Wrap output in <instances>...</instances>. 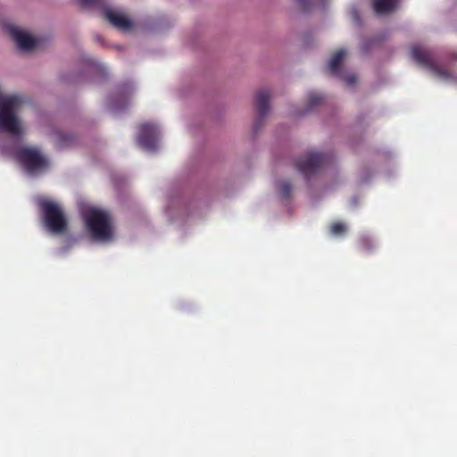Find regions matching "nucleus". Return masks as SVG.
<instances>
[{
	"mask_svg": "<svg viewBox=\"0 0 457 457\" xmlns=\"http://www.w3.org/2000/svg\"><path fill=\"white\" fill-rule=\"evenodd\" d=\"M82 217L91 237L96 240L105 241L112 237L111 218L107 212L88 207L83 210Z\"/></svg>",
	"mask_w": 457,
	"mask_h": 457,
	"instance_id": "obj_1",
	"label": "nucleus"
},
{
	"mask_svg": "<svg viewBox=\"0 0 457 457\" xmlns=\"http://www.w3.org/2000/svg\"><path fill=\"white\" fill-rule=\"evenodd\" d=\"M23 103L19 96H3L0 95V129L14 135L21 134V127L15 112Z\"/></svg>",
	"mask_w": 457,
	"mask_h": 457,
	"instance_id": "obj_2",
	"label": "nucleus"
},
{
	"mask_svg": "<svg viewBox=\"0 0 457 457\" xmlns=\"http://www.w3.org/2000/svg\"><path fill=\"white\" fill-rule=\"evenodd\" d=\"M46 227L55 234L67 230L68 221L61 207L49 200H41L38 203Z\"/></svg>",
	"mask_w": 457,
	"mask_h": 457,
	"instance_id": "obj_3",
	"label": "nucleus"
},
{
	"mask_svg": "<svg viewBox=\"0 0 457 457\" xmlns=\"http://www.w3.org/2000/svg\"><path fill=\"white\" fill-rule=\"evenodd\" d=\"M411 55L415 62L430 71L437 77L444 79H453L457 82V77H453L449 71L438 65L437 60L431 50L422 48L419 46H413L411 49Z\"/></svg>",
	"mask_w": 457,
	"mask_h": 457,
	"instance_id": "obj_4",
	"label": "nucleus"
},
{
	"mask_svg": "<svg viewBox=\"0 0 457 457\" xmlns=\"http://www.w3.org/2000/svg\"><path fill=\"white\" fill-rule=\"evenodd\" d=\"M82 8H99L103 10L105 20L113 27L122 31L133 28L132 21L120 12L108 7L107 0H79Z\"/></svg>",
	"mask_w": 457,
	"mask_h": 457,
	"instance_id": "obj_5",
	"label": "nucleus"
},
{
	"mask_svg": "<svg viewBox=\"0 0 457 457\" xmlns=\"http://www.w3.org/2000/svg\"><path fill=\"white\" fill-rule=\"evenodd\" d=\"M331 160V156L320 153V152H309L306 153L302 158L295 162V168L303 174L306 179L314 175L321 167L325 166Z\"/></svg>",
	"mask_w": 457,
	"mask_h": 457,
	"instance_id": "obj_6",
	"label": "nucleus"
},
{
	"mask_svg": "<svg viewBox=\"0 0 457 457\" xmlns=\"http://www.w3.org/2000/svg\"><path fill=\"white\" fill-rule=\"evenodd\" d=\"M16 158L29 173H34L47 167V160L35 147L20 148L16 152Z\"/></svg>",
	"mask_w": 457,
	"mask_h": 457,
	"instance_id": "obj_7",
	"label": "nucleus"
},
{
	"mask_svg": "<svg viewBox=\"0 0 457 457\" xmlns=\"http://www.w3.org/2000/svg\"><path fill=\"white\" fill-rule=\"evenodd\" d=\"M157 128L154 124L145 123L140 125L137 137L138 145L145 150L154 151L157 145Z\"/></svg>",
	"mask_w": 457,
	"mask_h": 457,
	"instance_id": "obj_8",
	"label": "nucleus"
},
{
	"mask_svg": "<svg viewBox=\"0 0 457 457\" xmlns=\"http://www.w3.org/2000/svg\"><path fill=\"white\" fill-rule=\"evenodd\" d=\"M270 96L267 90H260L257 92L254 99V106L257 117L253 125V129L257 130L262 127V121L269 112V103Z\"/></svg>",
	"mask_w": 457,
	"mask_h": 457,
	"instance_id": "obj_9",
	"label": "nucleus"
},
{
	"mask_svg": "<svg viewBox=\"0 0 457 457\" xmlns=\"http://www.w3.org/2000/svg\"><path fill=\"white\" fill-rule=\"evenodd\" d=\"M9 34L15 41L18 47L24 51L34 49L37 43V40L29 34L20 30L17 27H10L8 29Z\"/></svg>",
	"mask_w": 457,
	"mask_h": 457,
	"instance_id": "obj_10",
	"label": "nucleus"
},
{
	"mask_svg": "<svg viewBox=\"0 0 457 457\" xmlns=\"http://www.w3.org/2000/svg\"><path fill=\"white\" fill-rule=\"evenodd\" d=\"M346 54L345 49L335 52L328 62V69L332 75L341 77L340 64Z\"/></svg>",
	"mask_w": 457,
	"mask_h": 457,
	"instance_id": "obj_11",
	"label": "nucleus"
},
{
	"mask_svg": "<svg viewBox=\"0 0 457 457\" xmlns=\"http://www.w3.org/2000/svg\"><path fill=\"white\" fill-rule=\"evenodd\" d=\"M399 0H373L374 11L378 14H385L392 12L397 5Z\"/></svg>",
	"mask_w": 457,
	"mask_h": 457,
	"instance_id": "obj_12",
	"label": "nucleus"
},
{
	"mask_svg": "<svg viewBox=\"0 0 457 457\" xmlns=\"http://www.w3.org/2000/svg\"><path fill=\"white\" fill-rule=\"evenodd\" d=\"M55 145L58 148H65L71 146L76 142V137L71 134H66L62 131H55L54 133Z\"/></svg>",
	"mask_w": 457,
	"mask_h": 457,
	"instance_id": "obj_13",
	"label": "nucleus"
},
{
	"mask_svg": "<svg viewBox=\"0 0 457 457\" xmlns=\"http://www.w3.org/2000/svg\"><path fill=\"white\" fill-rule=\"evenodd\" d=\"M324 101V96L318 93H310L307 97V111H312L316 106L321 104Z\"/></svg>",
	"mask_w": 457,
	"mask_h": 457,
	"instance_id": "obj_14",
	"label": "nucleus"
},
{
	"mask_svg": "<svg viewBox=\"0 0 457 457\" xmlns=\"http://www.w3.org/2000/svg\"><path fill=\"white\" fill-rule=\"evenodd\" d=\"M292 185L288 181H284L280 186V195L282 198H289L291 195Z\"/></svg>",
	"mask_w": 457,
	"mask_h": 457,
	"instance_id": "obj_15",
	"label": "nucleus"
},
{
	"mask_svg": "<svg viewBox=\"0 0 457 457\" xmlns=\"http://www.w3.org/2000/svg\"><path fill=\"white\" fill-rule=\"evenodd\" d=\"M346 227L341 222H335L330 226V232L335 236L342 235L345 232Z\"/></svg>",
	"mask_w": 457,
	"mask_h": 457,
	"instance_id": "obj_16",
	"label": "nucleus"
},
{
	"mask_svg": "<svg viewBox=\"0 0 457 457\" xmlns=\"http://www.w3.org/2000/svg\"><path fill=\"white\" fill-rule=\"evenodd\" d=\"M347 85L353 86L356 82V76L354 74H350L343 78Z\"/></svg>",
	"mask_w": 457,
	"mask_h": 457,
	"instance_id": "obj_17",
	"label": "nucleus"
},
{
	"mask_svg": "<svg viewBox=\"0 0 457 457\" xmlns=\"http://www.w3.org/2000/svg\"><path fill=\"white\" fill-rule=\"evenodd\" d=\"M303 8H307L311 4L312 0H295Z\"/></svg>",
	"mask_w": 457,
	"mask_h": 457,
	"instance_id": "obj_18",
	"label": "nucleus"
},
{
	"mask_svg": "<svg viewBox=\"0 0 457 457\" xmlns=\"http://www.w3.org/2000/svg\"><path fill=\"white\" fill-rule=\"evenodd\" d=\"M448 58L451 60H457V53L453 52V53L449 54Z\"/></svg>",
	"mask_w": 457,
	"mask_h": 457,
	"instance_id": "obj_19",
	"label": "nucleus"
},
{
	"mask_svg": "<svg viewBox=\"0 0 457 457\" xmlns=\"http://www.w3.org/2000/svg\"><path fill=\"white\" fill-rule=\"evenodd\" d=\"M361 242H362L363 247H366V249H369V246H368L369 245V241H368V239L363 238L361 240Z\"/></svg>",
	"mask_w": 457,
	"mask_h": 457,
	"instance_id": "obj_20",
	"label": "nucleus"
}]
</instances>
